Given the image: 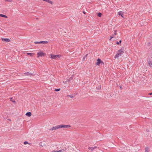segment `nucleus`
I'll return each instance as SVG.
<instances>
[{
    "label": "nucleus",
    "instance_id": "f257e3e1",
    "mask_svg": "<svg viewBox=\"0 0 152 152\" xmlns=\"http://www.w3.org/2000/svg\"><path fill=\"white\" fill-rule=\"evenodd\" d=\"M70 127V126L69 125H65L64 124H61L57 125L55 126L52 127L50 128L49 130L50 131H53L61 128H69Z\"/></svg>",
    "mask_w": 152,
    "mask_h": 152
},
{
    "label": "nucleus",
    "instance_id": "f03ea898",
    "mask_svg": "<svg viewBox=\"0 0 152 152\" xmlns=\"http://www.w3.org/2000/svg\"><path fill=\"white\" fill-rule=\"evenodd\" d=\"M124 48H122L120 50L118 51L117 54L115 55L114 58H116L121 56V55L123 54L124 52Z\"/></svg>",
    "mask_w": 152,
    "mask_h": 152
},
{
    "label": "nucleus",
    "instance_id": "7ed1b4c3",
    "mask_svg": "<svg viewBox=\"0 0 152 152\" xmlns=\"http://www.w3.org/2000/svg\"><path fill=\"white\" fill-rule=\"evenodd\" d=\"M50 56L51 58L53 59H58L61 57L60 55H55L52 54L50 55Z\"/></svg>",
    "mask_w": 152,
    "mask_h": 152
},
{
    "label": "nucleus",
    "instance_id": "20e7f679",
    "mask_svg": "<svg viewBox=\"0 0 152 152\" xmlns=\"http://www.w3.org/2000/svg\"><path fill=\"white\" fill-rule=\"evenodd\" d=\"M37 57H42L45 55V53L42 52H38L37 53Z\"/></svg>",
    "mask_w": 152,
    "mask_h": 152
},
{
    "label": "nucleus",
    "instance_id": "39448f33",
    "mask_svg": "<svg viewBox=\"0 0 152 152\" xmlns=\"http://www.w3.org/2000/svg\"><path fill=\"white\" fill-rule=\"evenodd\" d=\"M1 39L2 41H4L6 42H9L10 40L8 38H1Z\"/></svg>",
    "mask_w": 152,
    "mask_h": 152
},
{
    "label": "nucleus",
    "instance_id": "423d86ee",
    "mask_svg": "<svg viewBox=\"0 0 152 152\" xmlns=\"http://www.w3.org/2000/svg\"><path fill=\"white\" fill-rule=\"evenodd\" d=\"M33 74L29 72L25 73H24V75H25L29 76H31L33 75Z\"/></svg>",
    "mask_w": 152,
    "mask_h": 152
},
{
    "label": "nucleus",
    "instance_id": "0eeeda50",
    "mask_svg": "<svg viewBox=\"0 0 152 152\" xmlns=\"http://www.w3.org/2000/svg\"><path fill=\"white\" fill-rule=\"evenodd\" d=\"M101 62V61L100 59L99 58H98L97 60V62L96 63V64L97 65H99L100 63Z\"/></svg>",
    "mask_w": 152,
    "mask_h": 152
},
{
    "label": "nucleus",
    "instance_id": "6e6552de",
    "mask_svg": "<svg viewBox=\"0 0 152 152\" xmlns=\"http://www.w3.org/2000/svg\"><path fill=\"white\" fill-rule=\"evenodd\" d=\"M65 151V150L64 149H62L61 150H60L58 151H53L52 152H64Z\"/></svg>",
    "mask_w": 152,
    "mask_h": 152
},
{
    "label": "nucleus",
    "instance_id": "1a4fd4ad",
    "mask_svg": "<svg viewBox=\"0 0 152 152\" xmlns=\"http://www.w3.org/2000/svg\"><path fill=\"white\" fill-rule=\"evenodd\" d=\"M43 0V1H46L48 3H50L52 4H53V2L52 1L49 0Z\"/></svg>",
    "mask_w": 152,
    "mask_h": 152
},
{
    "label": "nucleus",
    "instance_id": "9d476101",
    "mask_svg": "<svg viewBox=\"0 0 152 152\" xmlns=\"http://www.w3.org/2000/svg\"><path fill=\"white\" fill-rule=\"evenodd\" d=\"M31 115V112H27L26 114V115L28 117H30Z\"/></svg>",
    "mask_w": 152,
    "mask_h": 152
},
{
    "label": "nucleus",
    "instance_id": "9b49d317",
    "mask_svg": "<svg viewBox=\"0 0 152 152\" xmlns=\"http://www.w3.org/2000/svg\"><path fill=\"white\" fill-rule=\"evenodd\" d=\"M118 14L119 15H121L122 17H123V12H121V11L119 12H118Z\"/></svg>",
    "mask_w": 152,
    "mask_h": 152
},
{
    "label": "nucleus",
    "instance_id": "f8f14e48",
    "mask_svg": "<svg viewBox=\"0 0 152 152\" xmlns=\"http://www.w3.org/2000/svg\"><path fill=\"white\" fill-rule=\"evenodd\" d=\"M148 64L150 66L152 67V62L151 61H148Z\"/></svg>",
    "mask_w": 152,
    "mask_h": 152
},
{
    "label": "nucleus",
    "instance_id": "ddd939ff",
    "mask_svg": "<svg viewBox=\"0 0 152 152\" xmlns=\"http://www.w3.org/2000/svg\"><path fill=\"white\" fill-rule=\"evenodd\" d=\"M41 44H46L48 43L47 41H40Z\"/></svg>",
    "mask_w": 152,
    "mask_h": 152
},
{
    "label": "nucleus",
    "instance_id": "4468645a",
    "mask_svg": "<svg viewBox=\"0 0 152 152\" xmlns=\"http://www.w3.org/2000/svg\"><path fill=\"white\" fill-rule=\"evenodd\" d=\"M95 148H96V147H88V148L89 149H90L92 151Z\"/></svg>",
    "mask_w": 152,
    "mask_h": 152
},
{
    "label": "nucleus",
    "instance_id": "2eb2a0df",
    "mask_svg": "<svg viewBox=\"0 0 152 152\" xmlns=\"http://www.w3.org/2000/svg\"><path fill=\"white\" fill-rule=\"evenodd\" d=\"M0 16L5 18H7V16L6 15L1 14H0Z\"/></svg>",
    "mask_w": 152,
    "mask_h": 152
},
{
    "label": "nucleus",
    "instance_id": "dca6fc26",
    "mask_svg": "<svg viewBox=\"0 0 152 152\" xmlns=\"http://www.w3.org/2000/svg\"><path fill=\"white\" fill-rule=\"evenodd\" d=\"M27 54L28 55L30 56H33V54L32 53H27Z\"/></svg>",
    "mask_w": 152,
    "mask_h": 152
},
{
    "label": "nucleus",
    "instance_id": "f3484780",
    "mask_svg": "<svg viewBox=\"0 0 152 152\" xmlns=\"http://www.w3.org/2000/svg\"><path fill=\"white\" fill-rule=\"evenodd\" d=\"M149 148L148 147H147L145 149V152H148Z\"/></svg>",
    "mask_w": 152,
    "mask_h": 152
},
{
    "label": "nucleus",
    "instance_id": "a211bd4d",
    "mask_svg": "<svg viewBox=\"0 0 152 152\" xmlns=\"http://www.w3.org/2000/svg\"><path fill=\"white\" fill-rule=\"evenodd\" d=\"M102 15V14L100 13H98L97 15L99 17H101Z\"/></svg>",
    "mask_w": 152,
    "mask_h": 152
},
{
    "label": "nucleus",
    "instance_id": "6ab92c4d",
    "mask_svg": "<svg viewBox=\"0 0 152 152\" xmlns=\"http://www.w3.org/2000/svg\"><path fill=\"white\" fill-rule=\"evenodd\" d=\"M116 31H115V33H114V35H113V36H112V37H111L110 39H111L112 38H113V37H114V35H115L116 34Z\"/></svg>",
    "mask_w": 152,
    "mask_h": 152
},
{
    "label": "nucleus",
    "instance_id": "aec40b11",
    "mask_svg": "<svg viewBox=\"0 0 152 152\" xmlns=\"http://www.w3.org/2000/svg\"><path fill=\"white\" fill-rule=\"evenodd\" d=\"M60 90V88L55 89L54 90V91H59Z\"/></svg>",
    "mask_w": 152,
    "mask_h": 152
},
{
    "label": "nucleus",
    "instance_id": "412c9836",
    "mask_svg": "<svg viewBox=\"0 0 152 152\" xmlns=\"http://www.w3.org/2000/svg\"><path fill=\"white\" fill-rule=\"evenodd\" d=\"M34 43L35 44H41L40 42H35Z\"/></svg>",
    "mask_w": 152,
    "mask_h": 152
},
{
    "label": "nucleus",
    "instance_id": "4be33fe9",
    "mask_svg": "<svg viewBox=\"0 0 152 152\" xmlns=\"http://www.w3.org/2000/svg\"><path fill=\"white\" fill-rule=\"evenodd\" d=\"M67 96H68L70 97L71 98H73L74 97L72 95H68Z\"/></svg>",
    "mask_w": 152,
    "mask_h": 152
},
{
    "label": "nucleus",
    "instance_id": "5701e85b",
    "mask_svg": "<svg viewBox=\"0 0 152 152\" xmlns=\"http://www.w3.org/2000/svg\"><path fill=\"white\" fill-rule=\"evenodd\" d=\"M12 98H10V101H12L14 103V102H15V100H12Z\"/></svg>",
    "mask_w": 152,
    "mask_h": 152
},
{
    "label": "nucleus",
    "instance_id": "b1692460",
    "mask_svg": "<svg viewBox=\"0 0 152 152\" xmlns=\"http://www.w3.org/2000/svg\"><path fill=\"white\" fill-rule=\"evenodd\" d=\"M24 144V145H26L27 144H28V142L27 141H25L23 143Z\"/></svg>",
    "mask_w": 152,
    "mask_h": 152
},
{
    "label": "nucleus",
    "instance_id": "393cba45",
    "mask_svg": "<svg viewBox=\"0 0 152 152\" xmlns=\"http://www.w3.org/2000/svg\"><path fill=\"white\" fill-rule=\"evenodd\" d=\"M121 40H120L119 41V42H117V43H117V44H119V43H121Z\"/></svg>",
    "mask_w": 152,
    "mask_h": 152
},
{
    "label": "nucleus",
    "instance_id": "a878e982",
    "mask_svg": "<svg viewBox=\"0 0 152 152\" xmlns=\"http://www.w3.org/2000/svg\"><path fill=\"white\" fill-rule=\"evenodd\" d=\"M5 1L12 2V1L10 0H5Z\"/></svg>",
    "mask_w": 152,
    "mask_h": 152
},
{
    "label": "nucleus",
    "instance_id": "bb28decb",
    "mask_svg": "<svg viewBox=\"0 0 152 152\" xmlns=\"http://www.w3.org/2000/svg\"><path fill=\"white\" fill-rule=\"evenodd\" d=\"M149 94L150 95H152V93H149Z\"/></svg>",
    "mask_w": 152,
    "mask_h": 152
},
{
    "label": "nucleus",
    "instance_id": "cd10ccee",
    "mask_svg": "<svg viewBox=\"0 0 152 152\" xmlns=\"http://www.w3.org/2000/svg\"><path fill=\"white\" fill-rule=\"evenodd\" d=\"M146 131L147 132H149V130H147Z\"/></svg>",
    "mask_w": 152,
    "mask_h": 152
},
{
    "label": "nucleus",
    "instance_id": "c85d7f7f",
    "mask_svg": "<svg viewBox=\"0 0 152 152\" xmlns=\"http://www.w3.org/2000/svg\"><path fill=\"white\" fill-rule=\"evenodd\" d=\"M66 81H65V82H64H64H63V83H66Z\"/></svg>",
    "mask_w": 152,
    "mask_h": 152
},
{
    "label": "nucleus",
    "instance_id": "c756f323",
    "mask_svg": "<svg viewBox=\"0 0 152 152\" xmlns=\"http://www.w3.org/2000/svg\"><path fill=\"white\" fill-rule=\"evenodd\" d=\"M119 87H120V89H121V86H119Z\"/></svg>",
    "mask_w": 152,
    "mask_h": 152
},
{
    "label": "nucleus",
    "instance_id": "7c9ffc66",
    "mask_svg": "<svg viewBox=\"0 0 152 152\" xmlns=\"http://www.w3.org/2000/svg\"><path fill=\"white\" fill-rule=\"evenodd\" d=\"M40 144H41V145H40L41 146H42V144H41V143Z\"/></svg>",
    "mask_w": 152,
    "mask_h": 152
},
{
    "label": "nucleus",
    "instance_id": "2f4dec72",
    "mask_svg": "<svg viewBox=\"0 0 152 152\" xmlns=\"http://www.w3.org/2000/svg\"><path fill=\"white\" fill-rule=\"evenodd\" d=\"M40 144H41V145H40L41 146H42V144H41V143Z\"/></svg>",
    "mask_w": 152,
    "mask_h": 152
},
{
    "label": "nucleus",
    "instance_id": "473e14b6",
    "mask_svg": "<svg viewBox=\"0 0 152 152\" xmlns=\"http://www.w3.org/2000/svg\"><path fill=\"white\" fill-rule=\"evenodd\" d=\"M100 88H101V87H100V88H99V89H100Z\"/></svg>",
    "mask_w": 152,
    "mask_h": 152
}]
</instances>
